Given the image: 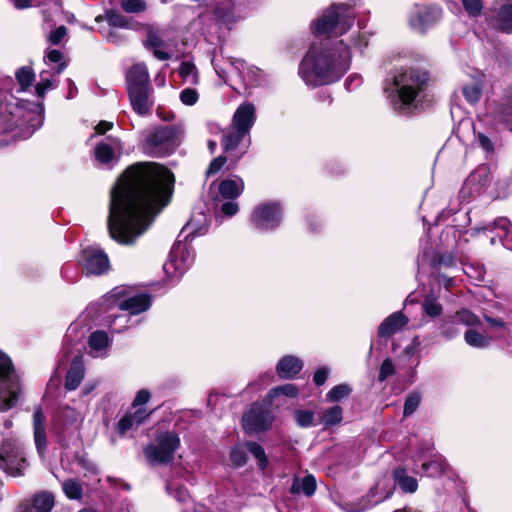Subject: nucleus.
Listing matches in <instances>:
<instances>
[{
	"mask_svg": "<svg viewBox=\"0 0 512 512\" xmlns=\"http://www.w3.org/2000/svg\"><path fill=\"white\" fill-rule=\"evenodd\" d=\"M256 120L254 104L244 102L236 109L230 126L222 136L223 152L230 155L232 165L238 163L247 152L250 138L249 132Z\"/></svg>",
	"mask_w": 512,
	"mask_h": 512,
	"instance_id": "4",
	"label": "nucleus"
},
{
	"mask_svg": "<svg viewBox=\"0 0 512 512\" xmlns=\"http://www.w3.org/2000/svg\"><path fill=\"white\" fill-rule=\"evenodd\" d=\"M492 180V174L489 166H478L465 180L462 194L465 197L467 194L470 196L479 195L487 187Z\"/></svg>",
	"mask_w": 512,
	"mask_h": 512,
	"instance_id": "20",
	"label": "nucleus"
},
{
	"mask_svg": "<svg viewBox=\"0 0 512 512\" xmlns=\"http://www.w3.org/2000/svg\"><path fill=\"white\" fill-rule=\"evenodd\" d=\"M152 299L148 293L134 294L127 286L113 288L103 298V305L106 309L118 308L128 311L130 315H137L149 309Z\"/></svg>",
	"mask_w": 512,
	"mask_h": 512,
	"instance_id": "10",
	"label": "nucleus"
},
{
	"mask_svg": "<svg viewBox=\"0 0 512 512\" xmlns=\"http://www.w3.org/2000/svg\"><path fill=\"white\" fill-rule=\"evenodd\" d=\"M0 467L11 476H20L27 467L23 448L17 440H4L0 446Z\"/></svg>",
	"mask_w": 512,
	"mask_h": 512,
	"instance_id": "14",
	"label": "nucleus"
},
{
	"mask_svg": "<svg viewBox=\"0 0 512 512\" xmlns=\"http://www.w3.org/2000/svg\"><path fill=\"white\" fill-rule=\"evenodd\" d=\"M219 210L225 216L232 217L238 212L239 206L235 200H228L220 205Z\"/></svg>",
	"mask_w": 512,
	"mask_h": 512,
	"instance_id": "64",
	"label": "nucleus"
},
{
	"mask_svg": "<svg viewBox=\"0 0 512 512\" xmlns=\"http://www.w3.org/2000/svg\"><path fill=\"white\" fill-rule=\"evenodd\" d=\"M440 334L447 340H452L459 335L460 331L457 327V321L454 316L445 317L439 325Z\"/></svg>",
	"mask_w": 512,
	"mask_h": 512,
	"instance_id": "42",
	"label": "nucleus"
},
{
	"mask_svg": "<svg viewBox=\"0 0 512 512\" xmlns=\"http://www.w3.org/2000/svg\"><path fill=\"white\" fill-rule=\"evenodd\" d=\"M63 491L70 499H80L82 497L83 489L81 484L74 479H68L63 482Z\"/></svg>",
	"mask_w": 512,
	"mask_h": 512,
	"instance_id": "52",
	"label": "nucleus"
},
{
	"mask_svg": "<svg viewBox=\"0 0 512 512\" xmlns=\"http://www.w3.org/2000/svg\"><path fill=\"white\" fill-rule=\"evenodd\" d=\"M409 323V318L402 312L396 311L386 317L378 327V336L390 337L400 332Z\"/></svg>",
	"mask_w": 512,
	"mask_h": 512,
	"instance_id": "25",
	"label": "nucleus"
},
{
	"mask_svg": "<svg viewBox=\"0 0 512 512\" xmlns=\"http://www.w3.org/2000/svg\"><path fill=\"white\" fill-rule=\"evenodd\" d=\"M464 340L469 346L477 349H484L490 345V339L474 329H468L464 333Z\"/></svg>",
	"mask_w": 512,
	"mask_h": 512,
	"instance_id": "40",
	"label": "nucleus"
},
{
	"mask_svg": "<svg viewBox=\"0 0 512 512\" xmlns=\"http://www.w3.org/2000/svg\"><path fill=\"white\" fill-rule=\"evenodd\" d=\"M428 74L414 68H402L393 77L394 96L392 105L401 113L416 107L428 84Z\"/></svg>",
	"mask_w": 512,
	"mask_h": 512,
	"instance_id": "5",
	"label": "nucleus"
},
{
	"mask_svg": "<svg viewBox=\"0 0 512 512\" xmlns=\"http://www.w3.org/2000/svg\"><path fill=\"white\" fill-rule=\"evenodd\" d=\"M147 417L148 414L146 413V410L143 408H139L134 412H127L118 421L116 425V431L120 435H124L129 430L142 424Z\"/></svg>",
	"mask_w": 512,
	"mask_h": 512,
	"instance_id": "31",
	"label": "nucleus"
},
{
	"mask_svg": "<svg viewBox=\"0 0 512 512\" xmlns=\"http://www.w3.org/2000/svg\"><path fill=\"white\" fill-rule=\"evenodd\" d=\"M246 449L258 460L259 467L264 470L268 464V460L263 447L256 442H247Z\"/></svg>",
	"mask_w": 512,
	"mask_h": 512,
	"instance_id": "50",
	"label": "nucleus"
},
{
	"mask_svg": "<svg viewBox=\"0 0 512 512\" xmlns=\"http://www.w3.org/2000/svg\"><path fill=\"white\" fill-rule=\"evenodd\" d=\"M164 38V30L152 25L147 26L144 46L147 49H153L154 57L162 61L169 60L172 57L171 53L162 50L166 46Z\"/></svg>",
	"mask_w": 512,
	"mask_h": 512,
	"instance_id": "22",
	"label": "nucleus"
},
{
	"mask_svg": "<svg viewBox=\"0 0 512 512\" xmlns=\"http://www.w3.org/2000/svg\"><path fill=\"white\" fill-rule=\"evenodd\" d=\"M372 32L367 30L365 26L358 23V30L353 31L349 37L351 46L359 51H362L369 44Z\"/></svg>",
	"mask_w": 512,
	"mask_h": 512,
	"instance_id": "39",
	"label": "nucleus"
},
{
	"mask_svg": "<svg viewBox=\"0 0 512 512\" xmlns=\"http://www.w3.org/2000/svg\"><path fill=\"white\" fill-rule=\"evenodd\" d=\"M456 319L457 323H462L463 325L473 327L480 324V318L474 314L472 311L462 308L453 315Z\"/></svg>",
	"mask_w": 512,
	"mask_h": 512,
	"instance_id": "46",
	"label": "nucleus"
},
{
	"mask_svg": "<svg viewBox=\"0 0 512 512\" xmlns=\"http://www.w3.org/2000/svg\"><path fill=\"white\" fill-rule=\"evenodd\" d=\"M33 431L34 441L39 454H43L47 446L45 417L41 408H37L33 413Z\"/></svg>",
	"mask_w": 512,
	"mask_h": 512,
	"instance_id": "30",
	"label": "nucleus"
},
{
	"mask_svg": "<svg viewBox=\"0 0 512 512\" xmlns=\"http://www.w3.org/2000/svg\"><path fill=\"white\" fill-rule=\"evenodd\" d=\"M180 101L186 106H192L197 103L199 94L194 88H185L180 92Z\"/></svg>",
	"mask_w": 512,
	"mask_h": 512,
	"instance_id": "58",
	"label": "nucleus"
},
{
	"mask_svg": "<svg viewBox=\"0 0 512 512\" xmlns=\"http://www.w3.org/2000/svg\"><path fill=\"white\" fill-rule=\"evenodd\" d=\"M353 23L354 13L349 5L332 4L312 21L311 29L315 35L341 36L350 30Z\"/></svg>",
	"mask_w": 512,
	"mask_h": 512,
	"instance_id": "8",
	"label": "nucleus"
},
{
	"mask_svg": "<svg viewBox=\"0 0 512 512\" xmlns=\"http://www.w3.org/2000/svg\"><path fill=\"white\" fill-rule=\"evenodd\" d=\"M315 490L316 480L312 475H307L302 480L294 478L290 487L291 494H299L300 492H303V494L308 497L312 496L315 493Z\"/></svg>",
	"mask_w": 512,
	"mask_h": 512,
	"instance_id": "38",
	"label": "nucleus"
},
{
	"mask_svg": "<svg viewBox=\"0 0 512 512\" xmlns=\"http://www.w3.org/2000/svg\"><path fill=\"white\" fill-rule=\"evenodd\" d=\"M462 3L470 16L479 15L483 8L482 0H462Z\"/></svg>",
	"mask_w": 512,
	"mask_h": 512,
	"instance_id": "62",
	"label": "nucleus"
},
{
	"mask_svg": "<svg viewBox=\"0 0 512 512\" xmlns=\"http://www.w3.org/2000/svg\"><path fill=\"white\" fill-rule=\"evenodd\" d=\"M82 266L87 275H102L109 270L110 262L102 250L87 248L82 254Z\"/></svg>",
	"mask_w": 512,
	"mask_h": 512,
	"instance_id": "19",
	"label": "nucleus"
},
{
	"mask_svg": "<svg viewBox=\"0 0 512 512\" xmlns=\"http://www.w3.org/2000/svg\"><path fill=\"white\" fill-rule=\"evenodd\" d=\"M35 75L31 68L22 67L16 72V79L21 86L22 90H25L32 85Z\"/></svg>",
	"mask_w": 512,
	"mask_h": 512,
	"instance_id": "53",
	"label": "nucleus"
},
{
	"mask_svg": "<svg viewBox=\"0 0 512 512\" xmlns=\"http://www.w3.org/2000/svg\"><path fill=\"white\" fill-rule=\"evenodd\" d=\"M303 361L293 355H286L279 359L276 373L281 379H293L303 368Z\"/></svg>",
	"mask_w": 512,
	"mask_h": 512,
	"instance_id": "26",
	"label": "nucleus"
},
{
	"mask_svg": "<svg viewBox=\"0 0 512 512\" xmlns=\"http://www.w3.org/2000/svg\"><path fill=\"white\" fill-rule=\"evenodd\" d=\"M422 310L428 317L437 318L443 313V306L434 297L428 296L422 303Z\"/></svg>",
	"mask_w": 512,
	"mask_h": 512,
	"instance_id": "44",
	"label": "nucleus"
},
{
	"mask_svg": "<svg viewBox=\"0 0 512 512\" xmlns=\"http://www.w3.org/2000/svg\"><path fill=\"white\" fill-rule=\"evenodd\" d=\"M212 65L218 77L227 83L230 71H234L243 80L248 79L252 84H258L260 70L253 66H247L245 61L233 57L223 58V64L216 55L212 58Z\"/></svg>",
	"mask_w": 512,
	"mask_h": 512,
	"instance_id": "15",
	"label": "nucleus"
},
{
	"mask_svg": "<svg viewBox=\"0 0 512 512\" xmlns=\"http://www.w3.org/2000/svg\"><path fill=\"white\" fill-rule=\"evenodd\" d=\"M179 435L174 431H158L154 442L144 448V454L152 464H168L180 447Z\"/></svg>",
	"mask_w": 512,
	"mask_h": 512,
	"instance_id": "11",
	"label": "nucleus"
},
{
	"mask_svg": "<svg viewBox=\"0 0 512 512\" xmlns=\"http://www.w3.org/2000/svg\"><path fill=\"white\" fill-rule=\"evenodd\" d=\"M121 7L127 13H138L146 9V3L144 0H122Z\"/></svg>",
	"mask_w": 512,
	"mask_h": 512,
	"instance_id": "57",
	"label": "nucleus"
},
{
	"mask_svg": "<svg viewBox=\"0 0 512 512\" xmlns=\"http://www.w3.org/2000/svg\"><path fill=\"white\" fill-rule=\"evenodd\" d=\"M180 77L191 85H197L199 83V74L196 66L190 61H183L179 67Z\"/></svg>",
	"mask_w": 512,
	"mask_h": 512,
	"instance_id": "41",
	"label": "nucleus"
},
{
	"mask_svg": "<svg viewBox=\"0 0 512 512\" xmlns=\"http://www.w3.org/2000/svg\"><path fill=\"white\" fill-rule=\"evenodd\" d=\"M79 413L71 407L61 408L54 420V429L62 432L67 426H71L78 421Z\"/></svg>",
	"mask_w": 512,
	"mask_h": 512,
	"instance_id": "35",
	"label": "nucleus"
},
{
	"mask_svg": "<svg viewBox=\"0 0 512 512\" xmlns=\"http://www.w3.org/2000/svg\"><path fill=\"white\" fill-rule=\"evenodd\" d=\"M298 394H299V390L297 389V387L294 384L287 383V384H283V385L272 388L268 392L267 398H268L269 404H271L273 399L278 396L284 395V396H287L290 398H295L298 396Z\"/></svg>",
	"mask_w": 512,
	"mask_h": 512,
	"instance_id": "43",
	"label": "nucleus"
},
{
	"mask_svg": "<svg viewBox=\"0 0 512 512\" xmlns=\"http://www.w3.org/2000/svg\"><path fill=\"white\" fill-rule=\"evenodd\" d=\"M351 392L352 389L348 384L336 385L326 394V401L330 403L341 401L342 399L348 397Z\"/></svg>",
	"mask_w": 512,
	"mask_h": 512,
	"instance_id": "45",
	"label": "nucleus"
},
{
	"mask_svg": "<svg viewBox=\"0 0 512 512\" xmlns=\"http://www.w3.org/2000/svg\"><path fill=\"white\" fill-rule=\"evenodd\" d=\"M20 384L15 374L11 359L0 351V410L7 411L18 400Z\"/></svg>",
	"mask_w": 512,
	"mask_h": 512,
	"instance_id": "12",
	"label": "nucleus"
},
{
	"mask_svg": "<svg viewBox=\"0 0 512 512\" xmlns=\"http://www.w3.org/2000/svg\"><path fill=\"white\" fill-rule=\"evenodd\" d=\"M473 230H475L476 233L485 231H496L497 236L499 238H504L507 241L509 240V238L512 239V224L505 217H499L495 219L493 222L489 223L488 225L478 226L475 227Z\"/></svg>",
	"mask_w": 512,
	"mask_h": 512,
	"instance_id": "34",
	"label": "nucleus"
},
{
	"mask_svg": "<svg viewBox=\"0 0 512 512\" xmlns=\"http://www.w3.org/2000/svg\"><path fill=\"white\" fill-rule=\"evenodd\" d=\"M127 87L130 88H151L149 73L145 63L134 64L126 73Z\"/></svg>",
	"mask_w": 512,
	"mask_h": 512,
	"instance_id": "27",
	"label": "nucleus"
},
{
	"mask_svg": "<svg viewBox=\"0 0 512 512\" xmlns=\"http://www.w3.org/2000/svg\"><path fill=\"white\" fill-rule=\"evenodd\" d=\"M492 20L498 31L512 34V0H500L494 8Z\"/></svg>",
	"mask_w": 512,
	"mask_h": 512,
	"instance_id": "23",
	"label": "nucleus"
},
{
	"mask_svg": "<svg viewBox=\"0 0 512 512\" xmlns=\"http://www.w3.org/2000/svg\"><path fill=\"white\" fill-rule=\"evenodd\" d=\"M422 396L419 392H410L405 398L403 415L405 417L411 416L419 407Z\"/></svg>",
	"mask_w": 512,
	"mask_h": 512,
	"instance_id": "47",
	"label": "nucleus"
},
{
	"mask_svg": "<svg viewBox=\"0 0 512 512\" xmlns=\"http://www.w3.org/2000/svg\"><path fill=\"white\" fill-rule=\"evenodd\" d=\"M394 481L406 493H414L418 488L417 480L408 475L405 467L395 469Z\"/></svg>",
	"mask_w": 512,
	"mask_h": 512,
	"instance_id": "37",
	"label": "nucleus"
},
{
	"mask_svg": "<svg viewBox=\"0 0 512 512\" xmlns=\"http://www.w3.org/2000/svg\"><path fill=\"white\" fill-rule=\"evenodd\" d=\"M123 149L122 143L118 138H108L107 141L98 143L94 149L95 159L108 168L118 161L117 153Z\"/></svg>",
	"mask_w": 512,
	"mask_h": 512,
	"instance_id": "21",
	"label": "nucleus"
},
{
	"mask_svg": "<svg viewBox=\"0 0 512 512\" xmlns=\"http://www.w3.org/2000/svg\"><path fill=\"white\" fill-rule=\"evenodd\" d=\"M270 405L255 402L243 414L242 426L246 433H258L267 430L271 426L274 418L269 407Z\"/></svg>",
	"mask_w": 512,
	"mask_h": 512,
	"instance_id": "16",
	"label": "nucleus"
},
{
	"mask_svg": "<svg viewBox=\"0 0 512 512\" xmlns=\"http://www.w3.org/2000/svg\"><path fill=\"white\" fill-rule=\"evenodd\" d=\"M111 344V340L104 331L93 332L88 339L90 354L94 357H103L107 354V349Z\"/></svg>",
	"mask_w": 512,
	"mask_h": 512,
	"instance_id": "33",
	"label": "nucleus"
},
{
	"mask_svg": "<svg viewBox=\"0 0 512 512\" xmlns=\"http://www.w3.org/2000/svg\"><path fill=\"white\" fill-rule=\"evenodd\" d=\"M9 114V119L0 116V130L11 132L20 128L21 131L15 134L20 139L29 138L44 122V106L42 103L22 100Z\"/></svg>",
	"mask_w": 512,
	"mask_h": 512,
	"instance_id": "7",
	"label": "nucleus"
},
{
	"mask_svg": "<svg viewBox=\"0 0 512 512\" xmlns=\"http://www.w3.org/2000/svg\"><path fill=\"white\" fill-rule=\"evenodd\" d=\"M100 33L102 36L112 44H120L126 40V37L121 34L117 28H100Z\"/></svg>",
	"mask_w": 512,
	"mask_h": 512,
	"instance_id": "56",
	"label": "nucleus"
},
{
	"mask_svg": "<svg viewBox=\"0 0 512 512\" xmlns=\"http://www.w3.org/2000/svg\"><path fill=\"white\" fill-rule=\"evenodd\" d=\"M104 18L109 25L108 28H129L128 19L118 12L109 10L106 12Z\"/></svg>",
	"mask_w": 512,
	"mask_h": 512,
	"instance_id": "49",
	"label": "nucleus"
},
{
	"mask_svg": "<svg viewBox=\"0 0 512 512\" xmlns=\"http://www.w3.org/2000/svg\"><path fill=\"white\" fill-rule=\"evenodd\" d=\"M174 182L173 173L157 163H137L127 168L111 191V238L120 244H133L168 205Z\"/></svg>",
	"mask_w": 512,
	"mask_h": 512,
	"instance_id": "1",
	"label": "nucleus"
},
{
	"mask_svg": "<svg viewBox=\"0 0 512 512\" xmlns=\"http://www.w3.org/2000/svg\"><path fill=\"white\" fill-rule=\"evenodd\" d=\"M442 16L440 8L435 6L416 5L409 16L410 27L420 33L435 25Z\"/></svg>",
	"mask_w": 512,
	"mask_h": 512,
	"instance_id": "17",
	"label": "nucleus"
},
{
	"mask_svg": "<svg viewBox=\"0 0 512 512\" xmlns=\"http://www.w3.org/2000/svg\"><path fill=\"white\" fill-rule=\"evenodd\" d=\"M244 190V181L241 177L233 175L222 180L218 185V192L223 199L235 200Z\"/></svg>",
	"mask_w": 512,
	"mask_h": 512,
	"instance_id": "29",
	"label": "nucleus"
},
{
	"mask_svg": "<svg viewBox=\"0 0 512 512\" xmlns=\"http://www.w3.org/2000/svg\"><path fill=\"white\" fill-rule=\"evenodd\" d=\"M230 459L237 467L245 465L247 462L245 450L241 447H234L230 452Z\"/></svg>",
	"mask_w": 512,
	"mask_h": 512,
	"instance_id": "60",
	"label": "nucleus"
},
{
	"mask_svg": "<svg viewBox=\"0 0 512 512\" xmlns=\"http://www.w3.org/2000/svg\"><path fill=\"white\" fill-rule=\"evenodd\" d=\"M47 59L51 63H57L56 73L60 74L66 68V62L63 61V54L59 50H50L46 55Z\"/></svg>",
	"mask_w": 512,
	"mask_h": 512,
	"instance_id": "59",
	"label": "nucleus"
},
{
	"mask_svg": "<svg viewBox=\"0 0 512 512\" xmlns=\"http://www.w3.org/2000/svg\"><path fill=\"white\" fill-rule=\"evenodd\" d=\"M166 487L168 493L180 503H185L190 497L187 489L177 483L169 482Z\"/></svg>",
	"mask_w": 512,
	"mask_h": 512,
	"instance_id": "54",
	"label": "nucleus"
},
{
	"mask_svg": "<svg viewBox=\"0 0 512 512\" xmlns=\"http://www.w3.org/2000/svg\"><path fill=\"white\" fill-rule=\"evenodd\" d=\"M66 34H67V28L65 26L61 25L49 33L48 41L52 45H58L65 38Z\"/></svg>",
	"mask_w": 512,
	"mask_h": 512,
	"instance_id": "63",
	"label": "nucleus"
},
{
	"mask_svg": "<svg viewBox=\"0 0 512 512\" xmlns=\"http://www.w3.org/2000/svg\"><path fill=\"white\" fill-rule=\"evenodd\" d=\"M226 162H228V166H227L228 170L234 169L235 166L237 165V163L235 165H232L230 155H228L224 152V155H220L212 160V162L210 163L209 168L207 170V175L209 176V175H213V174H216L217 172H219Z\"/></svg>",
	"mask_w": 512,
	"mask_h": 512,
	"instance_id": "51",
	"label": "nucleus"
},
{
	"mask_svg": "<svg viewBox=\"0 0 512 512\" xmlns=\"http://www.w3.org/2000/svg\"><path fill=\"white\" fill-rule=\"evenodd\" d=\"M54 504L53 494L42 491L33 496L30 502L27 503L24 512H51Z\"/></svg>",
	"mask_w": 512,
	"mask_h": 512,
	"instance_id": "32",
	"label": "nucleus"
},
{
	"mask_svg": "<svg viewBox=\"0 0 512 512\" xmlns=\"http://www.w3.org/2000/svg\"><path fill=\"white\" fill-rule=\"evenodd\" d=\"M448 468L446 460L441 455H435L431 460L426 459L424 450L418 455L417 460H413L410 467L414 474L428 477H440Z\"/></svg>",
	"mask_w": 512,
	"mask_h": 512,
	"instance_id": "18",
	"label": "nucleus"
},
{
	"mask_svg": "<svg viewBox=\"0 0 512 512\" xmlns=\"http://www.w3.org/2000/svg\"><path fill=\"white\" fill-rule=\"evenodd\" d=\"M205 216L199 215L198 219L192 218L183 227L176 243L173 245L169 259L164 263L163 269L167 276L178 277L182 275L194 262V252L187 244L190 237H195L205 233Z\"/></svg>",
	"mask_w": 512,
	"mask_h": 512,
	"instance_id": "6",
	"label": "nucleus"
},
{
	"mask_svg": "<svg viewBox=\"0 0 512 512\" xmlns=\"http://www.w3.org/2000/svg\"><path fill=\"white\" fill-rule=\"evenodd\" d=\"M483 82L480 78H473L469 82L463 84L462 94L466 101L474 105L478 103L483 93Z\"/></svg>",
	"mask_w": 512,
	"mask_h": 512,
	"instance_id": "36",
	"label": "nucleus"
},
{
	"mask_svg": "<svg viewBox=\"0 0 512 512\" xmlns=\"http://www.w3.org/2000/svg\"><path fill=\"white\" fill-rule=\"evenodd\" d=\"M493 121L501 123L512 132V87L495 105L492 115L478 117L472 123L474 134L473 146L483 151L486 158L491 157L498 143V132Z\"/></svg>",
	"mask_w": 512,
	"mask_h": 512,
	"instance_id": "3",
	"label": "nucleus"
},
{
	"mask_svg": "<svg viewBox=\"0 0 512 512\" xmlns=\"http://www.w3.org/2000/svg\"><path fill=\"white\" fill-rule=\"evenodd\" d=\"M350 59L349 45L328 38L310 47L300 63L299 75L308 86L328 85L348 71Z\"/></svg>",
	"mask_w": 512,
	"mask_h": 512,
	"instance_id": "2",
	"label": "nucleus"
},
{
	"mask_svg": "<svg viewBox=\"0 0 512 512\" xmlns=\"http://www.w3.org/2000/svg\"><path fill=\"white\" fill-rule=\"evenodd\" d=\"M128 94L131 106L137 114L143 116L150 113L154 104L152 88H130Z\"/></svg>",
	"mask_w": 512,
	"mask_h": 512,
	"instance_id": "24",
	"label": "nucleus"
},
{
	"mask_svg": "<svg viewBox=\"0 0 512 512\" xmlns=\"http://www.w3.org/2000/svg\"><path fill=\"white\" fill-rule=\"evenodd\" d=\"M85 368L81 355H75L70 368L66 374L65 388L67 390H75L79 387L84 379Z\"/></svg>",
	"mask_w": 512,
	"mask_h": 512,
	"instance_id": "28",
	"label": "nucleus"
},
{
	"mask_svg": "<svg viewBox=\"0 0 512 512\" xmlns=\"http://www.w3.org/2000/svg\"><path fill=\"white\" fill-rule=\"evenodd\" d=\"M295 421L298 426L307 428L314 426V413L309 410H296L294 413Z\"/></svg>",
	"mask_w": 512,
	"mask_h": 512,
	"instance_id": "55",
	"label": "nucleus"
},
{
	"mask_svg": "<svg viewBox=\"0 0 512 512\" xmlns=\"http://www.w3.org/2000/svg\"><path fill=\"white\" fill-rule=\"evenodd\" d=\"M183 138V125L159 126L147 133L143 145L144 151L152 157H166L180 146Z\"/></svg>",
	"mask_w": 512,
	"mask_h": 512,
	"instance_id": "9",
	"label": "nucleus"
},
{
	"mask_svg": "<svg viewBox=\"0 0 512 512\" xmlns=\"http://www.w3.org/2000/svg\"><path fill=\"white\" fill-rule=\"evenodd\" d=\"M343 419V410L339 405L330 407L323 414V423L325 426H333L340 423Z\"/></svg>",
	"mask_w": 512,
	"mask_h": 512,
	"instance_id": "48",
	"label": "nucleus"
},
{
	"mask_svg": "<svg viewBox=\"0 0 512 512\" xmlns=\"http://www.w3.org/2000/svg\"><path fill=\"white\" fill-rule=\"evenodd\" d=\"M395 367L391 359H385L380 367L378 379L384 382L388 377L394 375Z\"/></svg>",
	"mask_w": 512,
	"mask_h": 512,
	"instance_id": "61",
	"label": "nucleus"
},
{
	"mask_svg": "<svg viewBox=\"0 0 512 512\" xmlns=\"http://www.w3.org/2000/svg\"><path fill=\"white\" fill-rule=\"evenodd\" d=\"M282 216V205L279 202L268 201L257 205L253 209L250 222L255 230L269 232L280 226Z\"/></svg>",
	"mask_w": 512,
	"mask_h": 512,
	"instance_id": "13",
	"label": "nucleus"
}]
</instances>
